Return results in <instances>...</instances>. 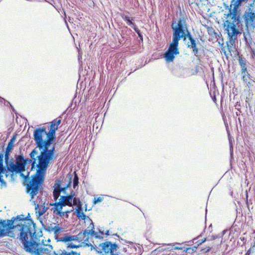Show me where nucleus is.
I'll return each instance as SVG.
<instances>
[{"label":"nucleus","mask_w":255,"mask_h":255,"mask_svg":"<svg viewBox=\"0 0 255 255\" xmlns=\"http://www.w3.org/2000/svg\"><path fill=\"white\" fill-rule=\"evenodd\" d=\"M121 16H122V18H123V19L124 21H125L128 25H133V23L132 21V20H133L132 18L131 20H130V17L128 16L124 15L123 14H121Z\"/></svg>","instance_id":"aec40b11"},{"label":"nucleus","mask_w":255,"mask_h":255,"mask_svg":"<svg viewBox=\"0 0 255 255\" xmlns=\"http://www.w3.org/2000/svg\"><path fill=\"white\" fill-rule=\"evenodd\" d=\"M197 247H198V246H196H196H194V247L192 248V249H193V253H194V252H196V249L197 248Z\"/></svg>","instance_id":"58836bf2"},{"label":"nucleus","mask_w":255,"mask_h":255,"mask_svg":"<svg viewBox=\"0 0 255 255\" xmlns=\"http://www.w3.org/2000/svg\"><path fill=\"white\" fill-rule=\"evenodd\" d=\"M214 239H215V238H214V237H213V238H211V239H208L207 240H208V241H212V240H214Z\"/></svg>","instance_id":"37998d69"},{"label":"nucleus","mask_w":255,"mask_h":255,"mask_svg":"<svg viewBox=\"0 0 255 255\" xmlns=\"http://www.w3.org/2000/svg\"><path fill=\"white\" fill-rule=\"evenodd\" d=\"M13 147V144L8 142L7 146L6 148V150H7V152H10L11 150V149H12Z\"/></svg>","instance_id":"cd10ccee"},{"label":"nucleus","mask_w":255,"mask_h":255,"mask_svg":"<svg viewBox=\"0 0 255 255\" xmlns=\"http://www.w3.org/2000/svg\"><path fill=\"white\" fill-rule=\"evenodd\" d=\"M77 49L78 52V59L79 61L80 60V49L78 47H77Z\"/></svg>","instance_id":"e433bc0d"},{"label":"nucleus","mask_w":255,"mask_h":255,"mask_svg":"<svg viewBox=\"0 0 255 255\" xmlns=\"http://www.w3.org/2000/svg\"><path fill=\"white\" fill-rule=\"evenodd\" d=\"M227 48L228 49V50L231 52V49L232 48V46H229V45H228L227 46Z\"/></svg>","instance_id":"ea45409f"},{"label":"nucleus","mask_w":255,"mask_h":255,"mask_svg":"<svg viewBox=\"0 0 255 255\" xmlns=\"http://www.w3.org/2000/svg\"><path fill=\"white\" fill-rule=\"evenodd\" d=\"M5 176H8V175L6 173V174H5Z\"/></svg>","instance_id":"a18cd8bd"},{"label":"nucleus","mask_w":255,"mask_h":255,"mask_svg":"<svg viewBox=\"0 0 255 255\" xmlns=\"http://www.w3.org/2000/svg\"><path fill=\"white\" fill-rule=\"evenodd\" d=\"M81 211L82 207H81ZM81 226L83 229V233L81 238L83 241L81 242V248L84 250L85 248L88 247L91 251L94 248L89 241V237H91L94 233V224L92 220L81 212Z\"/></svg>","instance_id":"20e7f679"},{"label":"nucleus","mask_w":255,"mask_h":255,"mask_svg":"<svg viewBox=\"0 0 255 255\" xmlns=\"http://www.w3.org/2000/svg\"><path fill=\"white\" fill-rule=\"evenodd\" d=\"M20 175L23 177L25 179H26L29 176V172H27L26 175H25L23 173H20Z\"/></svg>","instance_id":"f704fd0d"},{"label":"nucleus","mask_w":255,"mask_h":255,"mask_svg":"<svg viewBox=\"0 0 255 255\" xmlns=\"http://www.w3.org/2000/svg\"><path fill=\"white\" fill-rule=\"evenodd\" d=\"M9 152H7V150H6V151H5V164H7V162H8Z\"/></svg>","instance_id":"c85d7f7f"},{"label":"nucleus","mask_w":255,"mask_h":255,"mask_svg":"<svg viewBox=\"0 0 255 255\" xmlns=\"http://www.w3.org/2000/svg\"><path fill=\"white\" fill-rule=\"evenodd\" d=\"M207 240V239L206 238H204V239H202V240L200 241H197V246H199L200 245H201L202 244H203V243H204Z\"/></svg>","instance_id":"72a5a7b5"},{"label":"nucleus","mask_w":255,"mask_h":255,"mask_svg":"<svg viewBox=\"0 0 255 255\" xmlns=\"http://www.w3.org/2000/svg\"><path fill=\"white\" fill-rule=\"evenodd\" d=\"M104 199V197L103 196L98 197L97 198H94L93 203L96 204L97 203L101 202Z\"/></svg>","instance_id":"5701e85b"},{"label":"nucleus","mask_w":255,"mask_h":255,"mask_svg":"<svg viewBox=\"0 0 255 255\" xmlns=\"http://www.w3.org/2000/svg\"><path fill=\"white\" fill-rule=\"evenodd\" d=\"M242 79L243 81L245 87V92L249 93L251 91V89L253 87L254 83L255 82L251 79V75L248 73L242 74Z\"/></svg>","instance_id":"9b49d317"},{"label":"nucleus","mask_w":255,"mask_h":255,"mask_svg":"<svg viewBox=\"0 0 255 255\" xmlns=\"http://www.w3.org/2000/svg\"><path fill=\"white\" fill-rule=\"evenodd\" d=\"M104 235V233L103 232H99V233L98 232H95L94 231V233L92 235V236L91 237H89V239H91V238L94 236L95 238H97V239H103V236Z\"/></svg>","instance_id":"412c9836"},{"label":"nucleus","mask_w":255,"mask_h":255,"mask_svg":"<svg viewBox=\"0 0 255 255\" xmlns=\"http://www.w3.org/2000/svg\"><path fill=\"white\" fill-rule=\"evenodd\" d=\"M171 28L173 31V37L179 40L181 38L185 40L186 37V32L188 34L189 33L187 30L186 21L183 18H179L177 23L173 21Z\"/></svg>","instance_id":"423d86ee"},{"label":"nucleus","mask_w":255,"mask_h":255,"mask_svg":"<svg viewBox=\"0 0 255 255\" xmlns=\"http://www.w3.org/2000/svg\"><path fill=\"white\" fill-rule=\"evenodd\" d=\"M179 40V39L173 37L172 42L170 43L168 50L164 53V57L167 62L172 61L175 58V55L179 54L178 48Z\"/></svg>","instance_id":"6e6552de"},{"label":"nucleus","mask_w":255,"mask_h":255,"mask_svg":"<svg viewBox=\"0 0 255 255\" xmlns=\"http://www.w3.org/2000/svg\"><path fill=\"white\" fill-rule=\"evenodd\" d=\"M255 246V245H254L252 247L250 248L245 254V255H251V254L253 252L252 249H253Z\"/></svg>","instance_id":"2f4dec72"},{"label":"nucleus","mask_w":255,"mask_h":255,"mask_svg":"<svg viewBox=\"0 0 255 255\" xmlns=\"http://www.w3.org/2000/svg\"><path fill=\"white\" fill-rule=\"evenodd\" d=\"M106 235H109V231H107Z\"/></svg>","instance_id":"c03bdc74"},{"label":"nucleus","mask_w":255,"mask_h":255,"mask_svg":"<svg viewBox=\"0 0 255 255\" xmlns=\"http://www.w3.org/2000/svg\"><path fill=\"white\" fill-rule=\"evenodd\" d=\"M73 176L71 174H68L62 181L57 180L54 184L55 189L53 191L54 199L56 200L60 196V193L62 192L66 194V189L71 185L72 181Z\"/></svg>","instance_id":"0eeeda50"},{"label":"nucleus","mask_w":255,"mask_h":255,"mask_svg":"<svg viewBox=\"0 0 255 255\" xmlns=\"http://www.w3.org/2000/svg\"><path fill=\"white\" fill-rule=\"evenodd\" d=\"M184 252H186V253H190V254H192L193 253V250L192 249V248H190V247H188V248H187L184 251Z\"/></svg>","instance_id":"473e14b6"},{"label":"nucleus","mask_w":255,"mask_h":255,"mask_svg":"<svg viewBox=\"0 0 255 255\" xmlns=\"http://www.w3.org/2000/svg\"><path fill=\"white\" fill-rule=\"evenodd\" d=\"M132 25V28L135 31V32L138 34L139 37L142 38V35H141V34L140 33V30L137 28V26L136 25H135L134 24H133V25Z\"/></svg>","instance_id":"a878e982"},{"label":"nucleus","mask_w":255,"mask_h":255,"mask_svg":"<svg viewBox=\"0 0 255 255\" xmlns=\"http://www.w3.org/2000/svg\"><path fill=\"white\" fill-rule=\"evenodd\" d=\"M34 205H35V210L36 215L40 217L44 214L48 209V207H45V206L42 205L39 206L38 204L36 205L35 202L33 201Z\"/></svg>","instance_id":"dca6fc26"},{"label":"nucleus","mask_w":255,"mask_h":255,"mask_svg":"<svg viewBox=\"0 0 255 255\" xmlns=\"http://www.w3.org/2000/svg\"><path fill=\"white\" fill-rule=\"evenodd\" d=\"M72 196L69 195V196H61L60 197V198L59 199V201L63 203V201L64 203L67 204V205H68V203H71V202L72 200Z\"/></svg>","instance_id":"6ab92c4d"},{"label":"nucleus","mask_w":255,"mask_h":255,"mask_svg":"<svg viewBox=\"0 0 255 255\" xmlns=\"http://www.w3.org/2000/svg\"><path fill=\"white\" fill-rule=\"evenodd\" d=\"M3 154H0V183H1V186H6V183L2 179V175H1V173H3L4 172V168L3 167Z\"/></svg>","instance_id":"f3484780"},{"label":"nucleus","mask_w":255,"mask_h":255,"mask_svg":"<svg viewBox=\"0 0 255 255\" xmlns=\"http://www.w3.org/2000/svg\"><path fill=\"white\" fill-rule=\"evenodd\" d=\"M213 30V28H211V29H210V30H208L209 33L210 34H212V33H211V32H209V31H210V30L211 31V30Z\"/></svg>","instance_id":"79ce46f5"},{"label":"nucleus","mask_w":255,"mask_h":255,"mask_svg":"<svg viewBox=\"0 0 255 255\" xmlns=\"http://www.w3.org/2000/svg\"><path fill=\"white\" fill-rule=\"evenodd\" d=\"M53 230L54 232V234L55 235H58L61 232H62L63 229L62 228H60L57 226H55L53 228Z\"/></svg>","instance_id":"4be33fe9"},{"label":"nucleus","mask_w":255,"mask_h":255,"mask_svg":"<svg viewBox=\"0 0 255 255\" xmlns=\"http://www.w3.org/2000/svg\"><path fill=\"white\" fill-rule=\"evenodd\" d=\"M213 32L214 34H216V32H215L214 30H213Z\"/></svg>","instance_id":"49530a36"},{"label":"nucleus","mask_w":255,"mask_h":255,"mask_svg":"<svg viewBox=\"0 0 255 255\" xmlns=\"http://www.w3.org/2000/svg\"><path fill=\"white\" fill-rule=\"evenodd\" d=\"M187 37L190 41V44H188L187 47L192 49V51L194 54V55L197 57L199 51L198 48L197 47L195 40L190 34V33H188V34H187Z\"/></svg>","instance_id":"4468645a"},{"label":"nucleus","mask_w":255,"mask_h":255,"mask_svg":"<svg viewBox=\"0 0 255 255\" xmlns=\"http://www.w3.org/2000/svg\"><path fill=\"white\" fill-rule=\"evenodd\" d=\"M7 168L8 170L11 172H22L25 171L24 169V164L21 163H16L14 164L12 162H8L7 164H6Z\"/></svg>","instance_id":"f8f14e48"},{"label":"nucleus","mask_w":255,"mask_h":255,"mask_svg":"<svg viewBox=\"0 0 255 255\" xmlns=\"http://www.w3.org/2000/svg\"><path fill=\"white\" fill-rule=\"evenodd\" d=\"M245 18L247 23L253 25L255 21V14L253 12H249L245 14Z\"/></svg>","instance_id":"a211bd4d"},{"label":"nucleus","mask_w":255,"mask_h":255,"mask_svg":"<svg viewBox=\"0 0 255 255\" xmlns=\"http://www.w3.org/2000/svg\"><path fill=\"white\" fill-rule=\"evenodd\" d=\"M78 177L76 174H75V178L73 180V187L74 189L76 188V186H78Z\"/></svg>","instance_id":"393cba45"},{"label":"nucleus","mask_w":255,"mask_h":255,"mask_svg":"<svg viewBox=\"0 0 255 255\" xmlns=\"http://www.w3.org/2000/svg\"><path fill=\"white\" fill-rule=\"evenodd\" d=\"M15 138H16V135H14L12 138L11 139H10V140L9 141V142L10 143H14V141H15Z\"/></svg>","instance_id":"c9c22d12"},{"label":"nucleus","mask_w":255,"mask_h":255,"mask_svg":"<svg viewBox=\"0 0 255 255\" xmlns=\"http://www.w3.org/2000/svg\"><path fill=\"white\" fill-rule=\"evenodd\" d=\"M27 221H32L30 219L21 218L20 216H17L16 218H12L11 220H8L6 222L4 220H0V236H4L8 234V236L13 237L9 235L10 233L9 231L11 229L17 234L19 235V238L20 240L21 235L22 229L25 227H28V226H25Z\"/></svg>","instance_id":"7ed1b4c3"},{"label":"nucleus","mask_w":255,"mask_h":255,"mask_svg":"<svg viewBox=\"0 0 255 255\" xmlns=\"http://www.w3.org/2000/svg\"><path fill=\"white\" fill-rule=\"evenodd\" d=\"M31 159H27L24 160V162L22 163H24V165L28 163H31L32 168L34 167L35 164L36 165V167H37V169L36 172L34 175L32 176V179L29 182L28 184H27L26 186V192L28 193L31 199H33L34 197L36 195L40 190V187L44 181V176L46 173V171H45L43 177L42 179L39 178V176H38L37 171L39 169L38 167V160L37 159L35 160V163L33 164V163L34 160L31 157Z\"/></svg>","instance_id":"39448f33"},{"label":"nucleus","mask_w":255,"mask_h":255,"mask_svg":"<svg viewBox=\"0 0 255 255\" xmlns=\"http://www.w3.org/2000/svg\"><path fill=\"white\" fill-rule=\"evenodd\" d=\"M183 248L182 247H176L174 248V249L175 250H182Z\"/></svg>","instance_id":"4c0bfd02"},{"label":"nucleus","mask_w":255,"mask_h":255,"mask_svg":"<svg viewBox=\"0 0 255 255\" xmlns=\"http://www.w3.org/2000/svg\"><path fill=\"white\" fill-rule=\"evenodd\" d=\"M24 160L23 157L21 155H19L16 158L17 163H23Z\"/></svg>","instance_id":"bb28decb"},{"label":"nucleus","mask_w":255,"mask_h":255,"mask_svg":"<svg viewBox=\"0 0 255 255\" xmlns=\"http://www.w3.org/2000/svg\"><path fill=\"white\" fill-rule=\"evenodd\" d=\"M21 235L20 241L23 245L25 250L35 255H49L53 247L49 245L37 243V237L41 235H36L35 224L33 221H27Z\"/></svg>","instance_id":"f03ea898"},{"label":"nucleus","mask_w":255,"mask_h":255,"mask_svg":"<svg viewBox=\"0 0 255 255\" xmlns=\"http://www.w3.org/2000/svg\"><path fill=\"white\" fill-rule=\"evenodd\" d=\"M53 205H54V207L52 208V210H53L54 213L61 217L64 216L66 212H62L61 210L63 207L66 206L67 204L64 203L63 202L62 203L59 201L58 202L54 203Z\"/></svg>","instance_id":"ddd939ff"},{"label":"nucleus","mask_w":255,"mask_h":255,"mask_svg":"<svg viewBox=\"0 0 255 255\" xmlns=\"http://www.w3.org/2000/svg\"><path fill=\"white\" fill-rule=\"evenodd\" d=\"M78 74H79V79H78V82H79V81H80V71H79L78 72ZM78 83H77V87L78 86Z\"/></svg>","instance_id":"a19ab883"},{"label":"nucleus","mask_w":255,"mask_h":255,"mask_svg":"<svg viewBox=\"0 0 255 255\" xmlns=\"http://www.w3.org/2000/svg\"><path fill=\"white\" fill-rule=\"evenodd\" d=\"M101 247V253H104L103 255H119L117 253L118 246L116 243L107 241L102 243Z\"/></svg>","instance_id":"1a4fd4ad"},{"label":"nucleus","mask_w":255,"mask_h":255,"mask_svg":"<svg viewBox=\"0 0 255 255\" xmlns=\"http://www.w3.org/2000/svg\"><path fill=\"white\" fill-rule=\"evenodd\" d=\"M76 214L77 217L78 218V219H80V201H78V203L77 205V207L76 208Z\"/></svg>","instance_id":"b1692460"},{"label":"nucleus","mask_w":255,"mask_h":255,"mask_svg":"<svg viewBox=\"0 0 255 255\" xmlns=\"http://www.w3.org/2000/svg\"><path fill=\"white\" fill-rule=\"evenodd\" d=\"M238 61L241 68V73L242 74H246V73H248L247 60L242 55H239L238 54Z\"/></svg>","instance_id":"2eb2a0df"},{"label":"nucleus","mask_w":255,"mask_h":255,"mask_svg":"<svg viewBox=\"0 0 255 255\" xmlns=\"http://www.w3.org/2000/svg\"><path fill=\"white\" fill-rule=\"evenodd\" d=\"M79 235V234L76 236L66 235L61 238V241L66 243L67 249L78 248L80 247Z\"/></svg>","instance_id":"9d476101"},{"label":"nucleus","mask_w":255,"mask_h":255,"mask_svg":"<svg viewBox=\"0 0 255 255\" xmlns=\"http://www.w3.org/2000/svg\"><path fill=\"white\" fill-rule=\"evenodd\" d=\"M61 121L60 119H56L52 121V123H54L55 125H56V126L58 127V126L60 124Z\"/></svg>","instance_id":"c756f323"},{"label":"nucleus","mask_w":255,"mask_h":255,"mask_svg":"<svg viewBox=\"0 0 255 255\" xmlns=\"http://www.w3.org/2000/svg\"><path fill=\"white\" fill-rule=\"evenodd\" d=\"M211 248L210 247H208L202 249L201 250V252L203 253H206L208 252H209L211 250Z\"/></svg>","instance_id":"7c9ffc66"},{"label":"nucleus","mask_w":255,"mask_h":255,"mask_svg":"<svg viewBox=\"0 0 255 255\" xmlns=\"http://www.w3.org/2000/svg\"><path fill=\"white\" fill-rule=\"evenodd\" d=\"M57 129L56 125L51 122L48 132L45 127L37 128L33 132V139L36 147L30 153V156L34 160L33 164L35 163V159L38 160L37 174L41 179L49 164L56 158L55 146H51V145L55 140V132Z\"/></svg>","instance_id":"f257e3e1"}]
</instances>
